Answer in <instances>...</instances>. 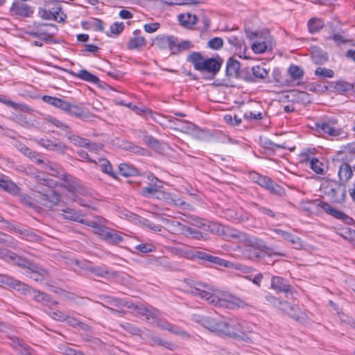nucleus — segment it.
I'll return each mask as SVG.
<instances>
[{
    "label": "nucleus",
    "mask_w": 355,
    "mask_h": 355,
    "mask_svg": "<svg viewBox=\"0 0 355 355\" xmlns=\"http://www.w3.org/2000/svg\"><path fill=\"white\" fill-rule=\"evenodd\" d=\"M202 288H207L209 291H212V288L209 285L201 282H197L193 286H191L189 293L193 295L198 296L202 299H205L207 300L210 304L218 307L234 309L245 308L249 306L246 302L236 296L223 294L222 297H218V295Z\"/></svg>",
    "instance_id": "nucleus-1"
},
{
    "label": "nucleus",
    "mask_w": 355,
    "mask_h": 355,
    "mask_svg": "<svg viewBox=\"0 0 355 355\" xmlns=\"http://www.w3.org/2000/svg\"><path fill=\"white\" fill-rule=\"evenodd\" d=\"M187 61L191 62L196 70L205 71L214 78L220 71L223 60L218 55L205 59L200 52L193 51L187 57Z\"/></svg>",
    "instance_id": "nucleus-2"
},
{
    "label": "nucleus",
    "mask_w": 355,
    "mask_h": 355,
    "mask_svg": "<svg viewBox=\"0 0 355 355\" xmlns=\"http://www.w3.org/2000/svg\"><path fill=\"white\" fill-rule=\"evenodd\" d=\"M230 236L239 239L246 247V249L244 250V254L248 259L255 261L264 257L263 250L258 248V245H263L262 239L244 232L232 234Z\"/></svg>",
    "instance_id": "nucleus-3"
},
{
    "label": "nucleus",
    "mask_w": 355,
    "mask_h": 355,
    "mask_svg": "<svg viewBox=\"0 0 355 355\" xmlns=\"http://www.w3.org/2000/svg\"><path fill=\"white\" fill-rule=\"evenodd\" d=\"M315 130L322 135L338 137L342 130L338 127V121L335 116H324L315 123Z\"/></svg>",
    "instance_id": "nucleus-4"
},
{
    "label": "nucleus",
    "mask_w": 355,
    "mask_h": 355,
    "mask_svg": "<svg viewBox=\"0 0 355 355\" xmlns=\"http://www.w3.org/2000/svg\"><path fill=\"white\" fill-rule=\"evenodd\" d=\"M224 327H222L220 334L245 340V334L243 329V322L237 319H230L229 321H223Z\"/></svg>",
    "instance_id": "nucleus-5"
},
{
    "label": "nucleus",
    "mask_w": 355,
    "mask_h": 355,
    "mask_svg": "<svg viewBox=\"0 0 355 355\" xmlns=\"http://www.w3.org/2000/svg\"><path fill=\"white\" fill-rule=\"evenodd\" d=\"M35 201L48 208H53L60 201V195L53 189L46 188L42 191H37Z\"/></svg>",
    "instance_id": "nucleus-6"
},
{
    "label": "nucleus",
    "mask_w": 355,
    "mask_h": 355,
    "mask_svg": "<svg viewBox=\"0 0 355 355\" xmlns=\"http://www.w3.org/2000/svg\"><path fill=\"white\" fill-rule=\"evenodd\" d=\"M192 320L196 323L209 329L211 331L221 333V328L225 325L223 321L219 319L214 318L209 316H205L198 314H193Z\"/></svg>",
    "instance_id": "nucleus-7"
},
{
    "label": "nucleus",
    "mask_w": 355,
    "mask_h": 355,
    "mask_svg": "<svg viewBox=\"0 0 355 355\" xmlns=\"http://www.w3.org/2000/svg\"><path fill=\"white\" fill-rule=\"evenodd\" d=\"M329 190L326 191L325 193L331 197L333 201L341 202L344 201L346 195V186L344 183L331 181L329 182Z\"/></svg>",
    "instance_id": "nucleus-8"
},
{
    "label": "nucleus",
    "mask_w": 355,
    "mask_h": 355,
    "mask_svg": "<svg viewBox=\"0 0 355 355\" xmlns=\"http://www.w3.org/2000/svg\"><path fill=\"white\" fill-rule=\"evenodd\" d=\"M39 16L46 20H55L58 22H63L66 18V15L62 12V8H55L54 11L50 9V4H46L44 8L40 7L38 9Z\"/></svg>",
    "instance_id": "nucleus-9"
},
{
    "label": "nucleus",
    "mask_w": 355,
    "mask_h": 355,
    "mask_svg": "<svg viewBox=\"0 0 355 355\" xmlns=\"http://www.w3.org/2000/svg\"><path fill=\"white\" fill-rule=\"evenodd\" d=\"M101 239L111 245H116L123 241V236L114 230L103 225L97 234Z\"/></svg>",
    "instance_id": "nucleus-10"
},
{
    "label": "nucleus",
    "mask_w": 355,
    "mask_h": 355,
    "mask_svg": "<svg viewBox=\"0 0 355 355\" xmlns=\"http://www.w3.org/2000/svg\"><path fill=\"white\" fill-rule=\"evenodd\" d=\"M35 28H41V40L45 42L58 43L57 40L53 39V37L57 33L58 28L56 25L52 24L35 23Z\"/></svg>",
    "instance_id": "nucleus-11"
},
{
    "label": "nucleus",
    "mask_w": 355,
    "mask_h": 355,
    "mask_svg": "<svg viewBox=\"0 0 355 355\" xmlns=\"http://www.w3.org/2000/svg\"><path fill=\"white\" fill-rule=\"evenodd\" d=\"M271 287L278 292L285 293L287 297L288 295L293 297V293H295V288L282 277L273 276L271 279Z\"/></svg>",
    "instance_id": "nucleus-12"
},
{
    "label": "nucleus",
    "mask_w": 355,
    "mask_h": 355,
    "mask_svg": "<svg viewBox=\"0 0 355 355\" xmlns=\"http://www.w3.org/2000/svg\"><path fill=\"white\" fill-rule=\"evenodd\" d=\"M37 143L41 146L44 147L46 149L58 153H64L65 150L68 148L67 146H66L64 143L58 141L57 139L51 140L46 137H43L37 139Z\"/></svg>",
    "instance_id": "nucleus-13"
},
{
    "label": "nucleus",
    "mask_w": 355,
    "mask_h": 355,
    "mask_svg": "<svg viewBox=\"0 0 355 355\" xmlns=\"http://www.w3.org/2000/svg\"><path fill=\"white\" fill-rule=\"evenodd\" d=\"M62 180L63 181V187L69 192L74 195L80 193L82 187L79 180L76 178L69 174H64L62 175Z\"/></svg>",
    "instance_id": "nucleus-14"
},
{
    "label": "nucleus",
    "mask_w": 355,
    "mask_h": 355,
    "mask_svg": "<svg viewBox=\"0 0 355 355\" xmlns=\"http://www.w3.org/2000/svg\"><path fill=\"white\" fill-rule=\"evenodd\" d=\"M31 295L37 302H39L44 306H49V308L58 304V301L54 300L49 294L44 292L33 289Z\"/></svg>",
    "instance_id": "nucleus-15"
},
{
    "label": "nucleus",
    "mask_w": 355,
    "mask_h": 355,
    "mask_svg": "<svg viewBox=\"0 0 355 355\" xmlns=\"http://www.w3.org/2000/svg\"><path fill=\"white\" fill-rule=\"evenodd\" d=\"M196 258L225 268H230L232 265L231 262L227 260L202 251H197Z\"/></svg>",
    "instance_id": "nucleus-16"
},
{
    "label": "nucleus",
    "mask_w": 355,
    "mask_h": 355,
    "mask_svg": "<svg viewBox=\"0 0 355 355\" xmlns=\"http://www.w3.org/2000/svg\"><path fill=\"white\" fill-rule=\"evenodd\" d=\"M171 223L175 227H180L181 233L187 237H191L194 239L200 240L204 238V233L184 225L179 221H171Z\"/></svg>",
    "instance_id": "nucleus-17"
},
{
    "label": "nucleus",
    "mask_w": 355,
    "mask_h": 355,
    "mask_svg": "<svg viewBox=\"0 0 355 355\" xmlns=\"http://www.w3.org/2000/svg\"><path fill=\"white\" fill-rule=\"evenodd\" d=\"M10 11L15 15L25 17H30L33 13V10L29 6L20 1H14Z\"/></svg>",
    "instance_id": "nucleus-18"
},
{
    "label": "nucleus",
    "mask_w": 355,
    "mask_h": 355,
    "mask_svg": "<svg viewBox=\"0 0 355 355\" xmlns=\"http://www.w3.org/2000/svg\"><path fill=\"white\" fill-rule=\"evenodd\" d=\"M312 204L316 207L322 208L326 213L330 214L336 219L342 220L344 216V212L331 207L329 203L324 202L320 199L315 200Z\"/></svg>",
    "instance_id": "nucleus-19"
},
{
    "label": "nucleus",
    "mask_w": 355,
    "mask_h": 355,
    "mask_svg": "<svg viewBox=\"0 0 355 355\" xmlns=\"http://www.w3.org/2000/svg\"><path fill=\"white\" fill-rule=\"evenodd\" d=\"M175 37L173 35H162L155 39V45L159 49H168L171 54H173V50L175 49Z\"/></svg>",
    "instance_id": "nucleus-20"
},
{
    "label": "nucleus",
    "mask_w": 355,
    "mask_h": 355,
    "mask_svg": "<svg viewBox=\"0 0 355 355\" xmlns=\"http://www.w3.org/2000/svg\"><path fill=\"white\" fill-rule=\"evenodd\" d=\"M1 277H5L6 279H3V282H0V285L9 286L15 290L21 291L24 294H26L27 292L31 294L32 290H29L26 284L19 281L14 280L12 278L6 275H1Z\"/></svg>",
    "instance_id": "nucleus-21"
},
{
    "label": "nucleus",
    "mask_w": 355,
    "mask_h": 355,
    "mask_svg": "<svg viewBox=\"0 0 355 355\" xmlns=\"http://www.w3.org/2000/svg\"><path fill=\"white\" fill-rule=\"evenodd\" d=\"M324 88L331 92H344L352 90L354 86L347 82L339 80L330 82L328 85H324Z\"/></svg>",
    "instance_id": "nucleus-22"
},
{
    "label": "nucleus",
    "mask_w": 355,
    "mask_h": 355,
    "mask_svg": "<svg viewBox=\"0 0 355 355\" xmlns=\"http://www.w3.org/2000/svg\"><path fill=\"white\" fill-rule=\"evenodd\" d=\"M135 310L145 317V319L151 324H155L157 319L158 311L155 309L148 308L144 306H135Z\"/></svg>",
    "instance_id": "nucleus-23"
},
{
    "label": "nucleus",
    "mask_w": 355,
    "mask_h": 355,
    "mask_svg": "<svg viewBox=\"0 0 355 355\" xmlns=\"http://www.w3.org/2000/svg\"><path fill=\"white\" fill-rule=\"evenodd\" d=\"M259 141L261 146L265 148L266 153L268 154H274L275 148L286 149L288 148L286 142L274 143L266 137H260Z\"/></svg>",
    "instance_id": "nucleus-24"
},
{
    "label": "nucleus",
    "mask_w": 355,
    "mask_h": 355,
    "mask_svg": "<svg viewBox=\"0 0 355 355\" xmlns=\"http://www.w3.org/2000/svg\"><path fill=\"white\" fill-rule=\"evenodd\" d=\"M241 69V63L234 57L228 58L226 62L225 75L227 77L236 78Z\"/></svg>",
    "instance_id": "nucleus-25"
},
{
    "label": "nucleus",
    "mask_w": 355,
    "mask_h": 355,
    "mask_svg": "<svg viewBox=\"0 0 355 355\" xmlns=\"http://www.w3.org/2000/svg\"><path fill=\"white\" fill-rule=\"evenodd\" d=\"M64 112L67 113L70 116H76L78 119L89 117V114L88 112H85L82 107L70 102L68 103L67 109H66Z\"/></svg>",
    "instance_id": "nucleus-26"
},
{
    "label": "nucleus",
    "mask_w": 355,
    "mask_h": 355,
    "mask_svg": "<svg viewBox=\"0 0 355 355\" xmlns=\"http://www.w3.org/2000/svg\"><path fill=\"white\" fill-rule=\"evenodd\" d=\"M288 306L287 314L293 320L300 323L305 322L306 320V315L303 313L297 306H292L285 302Z\"/></svg>",
    "instance_id": "nucleus-27"
},
{
    "label": "nucleus",
    "mask_w": 355,
    "mask_h": 355,
    "mask_svg": "<svg viewBox=\"0 0 355 355\" xmlns=\"http://www.w3.org/2000/svg\"><path fill=\"white\" fill-rule=\"evenodd\" d=\"M311 58L315 64H323L328 61L329 57L327 52L318 46L311 48Z\"/></svg>",
    "instance_id": "nucleus-28"
},
{
    "label": "nucleus",
    "mask_w": 355,
    "mask_h": 355,
    "mask_svg": "<svg viewBox=\"0 0 355 355\" xmlns=\"http://www.w3.org/2000/svg\"><path fill=\"white\" fill-rule=\"evenodd\" d=\"M8 261H12L15 265L21 268L29 270L31 268H35V263L28 259L17 255L15 252H12Z\"/></svg>",
    "instance_id": "nucleus-29"
},
{
    "label": "nucleus",
    "mask_w": 355,
    "mask_h": 355,
    "mask_svg": "<svg viewBox=\"0 0 355 355\" xmlns=\"http://www.w3.org/2000/svg\"><path fill=\"white\" fill-rule=\"evenodd\" d=\"M11 230L21 235V238L30 241H39L41 237L31 230L21 228L11 225Z\"/></svg>",
    "instance_id": "nucleus-30"
},
{
    "label": "nucleus",
    "mask_w": 355,
    "mask_h": 355,
    "mask_svg": "<svg viewBox=\"0 0 355 355\" xmlns=\"http://www.w3.org/2000/svg\"><path fill=\"white\" fill-rule=\"evenodd\" d=\"M42 101L49 105H51L57 108H59L60 110L64 112H65L66 109H67L69 103V101H67L62 98L47 95L42 96Z\"/></svg>",
    "instance_id": "nucleus-31"
},
{
    "label": "nucleus",
    "mask_w": 355,
    "mask_h": 355,
    "mask_svg": "<svg viewBox=\"0 0 355 355\" xmlns=\"http://www.w3.org/2000/svg\"><path fill=\"white\" fill-rule=\"evenodd\" d=\"M80 268L86 272L94 274L99 277H104L105 275L110 274V272L107 268L101 266H94L90 263H85L80 266Z\"/></svg>",
    "instance_id": "nucleus-32"
},
{
    "label": "nucleus",
    "mask_w": 355,
    "mask_h": 355,
    "mask_svg": "<svg viewBox=\"0 0 355 355\" xmlns=\"http://www.w3.org/2000/svg\"><path fill=\"white\" fill-rule=\"evenodd\" d=\"M338 175L340 182L344 183L345 184V183L353 175V171H352L351 166L346 162H343L340 164V166H339V171H338Z\"/></svg>",
    "instance_id": "nucleus-33"
},
{
    "label": "nucleus",
    "mask_w": 355,
    "mask_h": 355,
    "mask_svg": "<svg viewBox=\"0 0 355 355\" xmlns=\"http://www.w3.org/2000/svg\"><path fill=\"white\" fill-rule=\"evenodd\" d=\"M227 41L231 45H233L236 47L240 58H244L245 59L248 58V57L245 55V51H247V46H245L243 40L239 39L236 36H232L228 37Z\"/></svg>",
    "instance_id": "nucleus-34"
},
{
    "label": "nucleus",
    "mask_w": 355,
    "mask_h": 355,
    "mask_svg": "<svg viewBox=\"0 0 355 355\" xmlns=\"http://www.w3.org/2000/svg\"><path fill=\"white\" fill-rule=\"evenodd\" d=\"M182 216L184 217H181L180 219L191 225L196 226L198 228H205L206 226L205 220L189 214H183Z\"/></svg>",
    "instance_id": "nucleus-35"
},
{
    "label": "nucleus",
    "mask_w": 355,
    "mask_h": 355,
    "mask_svg": "<svg viewBox=\"0 0 355 355\" xmlns=\"http://www.w3.org/2000/svg\"><path fill=\"white\" fill-rule=\"evenodd\" d=\"M178 20L183 27L191 28L197 23L198 17L196 15L187 12V14H180L178 16Z\"/></svg>",
    "instance_id": "nucleus-36"
},
{
    "label": "nucleus",
    "mask_w": 355,
    "mask_h": 355,
    "mask_svg": "<svg viewBox=\"0 0 355 355\" xmlns=\"http://www.w3.org/2000/svg\"><path fill=\"white\" fill-rule=\"evenodd\" d=\"M258 248H259V250H263L264 257L266 256H268L270 257H271L272 256L287 257V255L286 253L281 252L278 251L275 246H267L266 244V242L264 241H263V245H258Z\"/></svg>",
    "instance_id": "nucleus-37"
},
{
    "label": "nucleus",
    "mask_w": 355,
    "mask_h": 355,
    "mask_svg": "<svg viewBox=\"0 0 355 355\" xmlns=\"http://www.w3.org/2000/svg\"><path fill=\"white\" fill-rule=\"evenodd\" d=\"M28 272L30 278L35 282H42L44 277L48 274L46 270L40 267L37 264H35V268H31Z\"/></svg>",
    "instance_id": "nucleus-38"
},
{
    "label": "nucleus",
    "mask_w": 355,
    "mask_h": 355,
    "mask_svg": "<svg viewBox=\"0 0 355 355\" xmlns=\"http://www.w3.org/2000/svg\"><path fill=\"white\" fill-rule=\"evenodd\" d=\"M251 71L252 76H254V83L258 80H265L268 77V70H267L264 65H256L252 67Z\"/></svg>",
    "instance_id": "nucleus-39"
},
{
    "label": "nucleus",
    "mask_w": 355,
    "mask_h": 355,
    "mask_svg": "<svg viewBox=\"0 0 355 355\" xmlns=\"http://www.w3.org/2000/svg\"><path fill=\"white\" fill-rule=\"evenodd\" d=\"M73 75L83 80H85L94 84H98L100 82L99 78L96 75L85 69L80 70L78 73H73Z\"/></svg>",
    "instance_id": "nucleus-40"
},
{
    "label": "nucleus",
    "mask_w": 355,
    "mask_h": 355,
    "mask_svg": "<svg viewBox=\"0 0 355 355\" xmlns=\"http://www.w3.org/2000/svg\"><path fill=\"white\" fill-rule=\"evenodd\" d=\"M121 146L122 147L123 149H125L135 154H138L140 155H148L147 150L128 141H123L122 144H121Z\"/></svg>",
    "instance_id": "nucleus-41"
},
{
    "label": "nucleus",
    "mask_w": 355,
    "mask_h": 355,
    "mask_svg": "<svg viewBox=\"0 0 355 355\" xmlns=\"http://www.w3.org/2000/svg\"><path fill=\"white\" fill-rule=\"evenodd\" d=\"M0 188L4 191L15 195L20 191V188L12 181L0 178Z\"/></svg>",
    "instance_id": "nucleus-42"
},
{
    "label": "nucleus",
    "mask_w": 355,
    "mask_h": 355,
    "mask_svg": "<svg viewBox=\"0 0 355 355\" xmlns=\"http://www.w3.org/2000/svg\"><path fill=\"white\" fill-rule=\"evenodd\" d=\"M98 164V166H99L101 170L103 173L109 175L110 177H112L114 179L117 178L116 175L114 172L112 166L109 160H107V159H105V158L99 159Z\"/></svg>",
    "instance_id": "nucleus-43"
},
{
    "label": "nucleus",
    "mask_w": 355,
    "mask_h": 355,
    "mask_svg": "<svg viewBox=\"0 0 355 355\" xmlns=\"http://www.w3.org/2000/svg\"><path fill=\"white\" fill-rule=\"evenodd\" d=\"M205 223H206V226L205 228H203L204 230L209 231L210 232L215 234H218V235L225 234V227L223 226L222 225L217 223L206 221V220H205Z\"/></svg>",
    "instance_id": "nucleus-44"
},
{
    "label": "nucleus",
    "mask_w": 355,
    "mask_h": 355,
    "mask_svg": "<svg viewBox=\"0 0 355 355\" xmlns=\"http://www.w3.org/2000/svg\"><path fill=\"white\" fill-rule=\"evenodd\" d=\"M146 44V40L144 37L135 36L129 40L127 43V48L129 50L138 49Z\"/></svg>",
    "instance_id": "nucleus-45"
},
{
    "label": "nucleus",
    "mask_w": 355,
    "mask_h": 355,
    "mask_svg": "<svg viewBox=\"0 0 355 355\" xmlns=\"http://www.w3.org/2000/svg\"><path fill=\"white\" fill-rule=\"evenodd\" d=\"M324 26V21L318 18H311L308 22L309 31L311 33L318 32Z\"/></svg>",
    "instance_id": "nucleus-46"
},
{
    "label": "nucleus",
    "mask_w": 355,
    "mask_h": 355,
    "mask_svg": "<svg viewBox=\"0 0 355 355\" xmlns=\"http://www.w3.org/2000/svg\"><path fill=\"white\" fill-rule=\"evenodd\" d=\"M119 173L125 177L135 175L137 173V170L132 166L126 163H122L119 166Z\"/></svg>",
    "instance_id": "nucleus-47"
},
{
    "label": "nucleus",
    "mask_w": 355,
    "mask_h": 355,
    "mask_svg": "<svg viewBox=\"0 0 355 355\" xmlns=\"http://www.w3.org/2000/svg\"><path fill=\"white\" fill-rule=\"evenodd\" d=\"M15 195L18 196L19 201L23 205L33 209H37L38 207L37 205L32 199V198L27 195L26 193L21 192V190L19 191L18 193H16Z\"/></svg>",
    "instance_id": "nucleus-48"
},
{
    "label": "nucleus",
    "mask_w": 355,
    "mask_h": 355,
    "mask_svg": "<svg viewBox=\"0 0 355 355\" xmlns=\"http://www.w3.org/2000/svg\"><path fill=\"white\" fill-rule=\"evenodd\" d=\"M192 46L191 42L188 40H184L181 42H178V39L175 37V49L173 50L172 55L178 54L181 51H186L189 49Z\"/></svg>",
    "instance_id": "nucleus-49"
},
{
    "label": "nucleus",
    "mask_w": 355,
    "mask_h": 355,
    "mask_svg": "<svg viewBox=\"0 0 355 355\" xmlns=\"http://www.w3.org/2000/svg\"><path fill=\"white\" fill-rule=\"evenodd\" d=\"M266 189H268L272 194L277 196H284L286 195L284 189L275 183L272 180L271 181V184H269Z\"/></svg>",
    "instance_id": "nucleus-50"
},
{
    "label": "nucleus",
    "mask_w": 355,
    "mask_h": 355,
    "mask_svg": "<svg viewBox=\"0 0 355 355\" xmlns=\"http://www.w3.org/2000/svg\"><path fill=\"white\" fill-rule=\"evenodd\" d=\"M0 243L12 248H16L17 245V241L11 236L2 233L1 232Z\"/></svg>",
    "instance_id": "nucleus-51"
},
{
    "label": "nucleus",
    "mask_w": 355,
    "mask_h": 355,
    "mask_svg": "<svg viewBox=\"0 0 355 355\" xmlns=\"http://www.w3.org/2000/svg\"><path fill=\"white\" fill-rule=\"evenodd\" d=\"M293 80H300L304 76V71L297 65H291L288 70Z\"/></svg>",
    "instance_id": "nucleus-52"
},
{
    "label": "nucleus",
    "mask_w": 355,
    "mask_h": 355,
    "mask_svg": "<svg viewBox=\"0 0 355 355\" xmlns=\"http://www.w3.org/2000/svg\"><path fill=\"white\" fill-rule=\"evenodd\" d=\"M236 78L243 79L248 83H254V76H252L248 68L241 69Z\"/></svg>",
    "instance_id": "nucleus-53"
},
{
    "label": "nucleus",
    "mask_w": 355,
    "mask_h": 355,
    "mask_svg": "<svg viewBox=\"0 0 355 355\" xmlns=\"http://www.w3.org/2000/svg\"><path fill=\"white\" fill-rule=\"evenodd\" d=\"M67 139L73 144L85 148L88 145V139L73 134H69Z\"/></svg>",
    "instance_id": "nucleus-54"
},
{
    "label": "nucleus",
    "mask_w": 355,
    "mask_h": 355,
    "mask_svg": "<svg viewBox=\"0 0 355 355\" xmlns=\"http://www.w3.org/2000/svg\"><path fill=\"white\" fill-rule=\"evenodd\" d=\"M63 216L65 219L76 221L80 223V221L83 219L79 214L76 212L72 209H67V210L64 211Z\"/></svg>",
    "instance_id": "nucleus-55"
},
{
    "label": "nucleus",
    "mask_w": 355,
    "mask_h": 355,
    "mask_svg": "<svg viewBox=\"0 0 355 355\" xmlns=\"http://www.w3.org/2000/svg\"><path fill=\"white\" fill-rule=\"evenodd\" d=\"M144 141L148 146L156 150H159L162 148L160 142L151 135L144 136Z\"/></svg>",
    "instance_id": "nucleus-56"
},
{
    "label": "nucleus",
    "mask_w": 355,
    "mask_h": 355,
    "mask_svg": "<svg viewBox=\"0 0 355 355\" xmlns=\"http://www.w3.org/2000/svg\"><path fill=\"white\" fill-rule=\"evenodd\" d=\"M322 166V163L320 162L318 158L312 157L310 159V167L317 174H323L324 169Z\"/></svg>",
    "instance_id": "nucleus-57"
},
{
    "label": "nucleus",
    "mask_w": 355,
    "mask_h": 355,
    "mask_svg": "<svg viewBox=\"0 0 355 355\" xmlns=\"http://www.w3.org/2000/svg\"><path fill=\"white\" fill-rule=\"evenodd\" d=\"M285 240L289 241L295 249L300 250L302 248L303 243L302 239L295 234L290 233Z\"/></svg>",
    "instance_id": "nucleus-58"
},
{
    "label": "nucleus",
    "mask_w": 355,
    "mask_h": 355,
    "mask_svg": "<svg viewBox=\"0 0 355 355\" xmlns=\"http://www.w3.org/2000/svg\"><path fill=\"white\" fill-rule=\"evenodd\" d=\"M178 254L186 259H193L196 258L197 251L198 250H192L187 248H180L177 249Z\"/></svg>",
    "instance_id": "nucleus-59"
},
{
    "label": "nucleus",
    "mask_w": 355,
    "mask_h": 355,
    "mask_svg": "<svg viewBox=\"0 0 355 355\" xmlns=\"http://www.w3.org/2000/svg\"><path fill=\"white\" fill-rule=\"evenodd\" d=\"M164 328L175 335L181 336L182 337H189V334L180 327L172 325L171 324H166Z\"/></svg>",
    "instance_id": "nucleus-60"
},
{
    "label": "nucleus",
    "mask_w": 355,
    "mask_h": 355,
    "mask_svg": "<svg viewBox=\"0 0 355 355\" xmlns=\"http://www.w3.org/2000/svg\"><path fill=\"white\" fill-rule=\"evenodd\" d=\"M315 75L320 78H333L334 72L331 69L318 67L315 71Z\"/></svg>",
    "instance_id": "nucleus-61"
},
{
    "label": "nucleus",
    "mask_w": 355,
    "mask_h": 355,
    "mask_svg": "<svg viewBox=\"0 0 355 355\" xmlns=\"http://www.w3.org/2000/svg\"><path fill=\"white\" fill-rule=\"evenodd\" d=\"M125 28V25L123 22H114L110 26V32H107L106 34L107 36H112V35H119L120 34Z\"/></svg>",
    "instance_id": "nucleus-62"
},
{
    "label": "nucleus",
    "mask_w": 355,
    "mask_h": 355,
    "mask_svg": "<svg viewBox=\"0 0 355 355\" xmlns=\"http://www.w3.org/2000/svg\"><path fill=\"white\" fill-rule=\"evenodd\" d=\"M153 341L155 344L160 346H163L165 348L168 349L170 350H174L175 348V345L173 343L164 340L160 337H154Z\"/></svg>",
    "instance_id": "nucleus-63"
},
{
    "label": "nucleus",
    "mask_w": 355,
    "mask_h": 355,
    "mask_svg": "<svg viewBox=\"0 0 355 355\" xmlns=\"http://www.w3.org/2000/svg\"><path fill=\"white\" fill-rule=\"evenodd\" d=\"M297 101L303 103L308 104L311 103L312 97L311 96L306 92L304 91H297Z\"/></svg>",
    "instance_id": "nucleus-64"
}]
</instances>
